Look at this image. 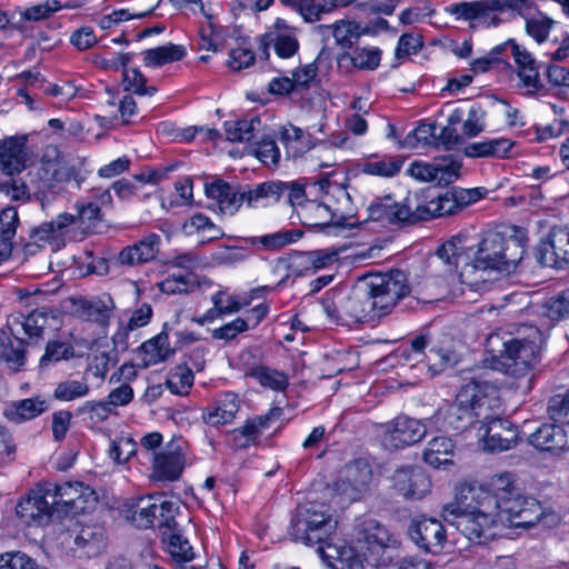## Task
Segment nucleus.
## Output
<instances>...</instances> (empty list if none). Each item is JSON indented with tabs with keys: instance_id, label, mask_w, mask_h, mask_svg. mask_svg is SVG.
I'll return each instance as SVG.
<instances>
[{
	"instance_id": "nucleus-63",
	"label": "nucleus",
	"mask_w": 569,
	"mask_h": 569,
	"mask_svg": "<svg viewBox=\"0 0 569 569\" xmlns=\"http://www.w3.org/2000/svg\"><path fill=\"white\" fill-rule=\"evenodd\" d=\"M485 114L486 112L479 106H471L462 124V132L466 137H476L485 130Z\"/></svg>"
},
{
	"instance_id": "nucleus-31",
	"label": "nucleus",
	"mask_w": 569,
	"mask_h": 569,
	"mask_svg": "<svg viewBox=\"0 0 569 569\" xmlns=\"http://www.w3.org/2000/svg\"><path fill=\"white\" fill-rule=\"evenodd\" d=\"M528 441L537 450H561L567 447V435L559 425L543 423L529 436Z\"/></svg>"
},
{
	"instance_id": "nucleus-34",
	"label": "nucleus",
	"mask_w": 569,
	"mask_h": 569,
	"mask_svg": "<svg viewBox=\"0 0 569 569\" xmlns=\"http://www.w3.org/2000/svg\"><path fill=\"white\" fill-rule=\"evenodd\" d=\"M239 410V398L236 393L227 392L202 413L203 421L209 426L231 422Z\"/></svg>"
},
{
	"instance_id": "nucleus-61",
	"label": "nucleus",
	"mask_w": 569,
	"mask_h": 569,
	"mask_svg": "<svg viewBox=\"0 0 569 569\" xmlns=\"http://www.w3.org/2000/svg\"><path fill=\"white\" fill-rule=\"evenodd\" d=\"M193 383L192 370L186 367H176L170 373L167 386L171 392L186 395Z\"/></svg>"
},
{
	"instance_id": "nucleus-18",
	"label": "nucleus",
	"mask_w": 569,
	"mask_h": 569,
	"mask_svg": "<svg viewBox=\"0 0 569 569\" xmlns=\"http://www.w3.org/2000/svg\"><path fill=\"white\" fill-rule=\"evenodd\" d=\"M393 487L406 498L421 499L431 488V481L425 470L418 466H406L392 475Z\"/></svg>"
},
{
	"instance_id": "nucleus-27",
	"label": "nucleus",
	"mask_w": 569,
	"mask_h": 569,
	"mask_svg": "<svg viewBox=\"0 0 569 569\" xmlns=\"http://www.w3.org/2000/svg\"><path fill=\"white\" fill-rule=\"evenodd\" d=\"M160 236L149 233L132 246L123 248L118 254V261L123 266H138L153 261L160 251Z\"/></svg>"
},
{
	"instance_id": "nucleus-51",
	"label": "nucleus",
	"mask_w": 569,
	"mask_h": 569,
	"mask_svg": "<svg viewBox=\"0 0 569 569\" xmlns=\"http://www.w3.org/2000/svg\"><path fill=\"white\" fill-rule=\"evenodd\" d=\"M426 366L432 375L442 372L457 363V355L453 350L433 346L425 353Z\"/></svg>"
},
{
	"instance_id": "nucleus-17",
	"label": "nucleus",
	"mask_w": 569,
	"mask_h": 569,
	"mask_svg": "<svg viewBox=\"0 0 569 569\" xmlns=\"http://www.w3.org/2000/svg\"><path fill=\"white\" fill-rule=\"evenodd\" d=\"M73 546L71 551L78 558L99 556L106 548V530L99 523L80 526L70 532Z\"/></svg>"
},
{
	"instance_id": "nucleus-11",
	"label": "nucleus",
	"mask_w": 569,
	"mask_h": 569,
	"mask_svg": "<svg viewBox=\"0 0 569 569\" xmlns=\"http://www.w3.org/2000/svg\"><path fill=\"white\" fill-rule=\"evenodd\" d=\"M38 176L43 188L52 189L56 183L74 180L79 187L82 178L78 169L64 156L60 154L57 148H48L41 158V166Z\"/></svg>"
},
{
	"instance_id": "nucleus-43",
	"label": "nucleus",
	"mask_w": 569,
	"mask_h": 569,
	"mask_svg": "<svg viewBox=\"0 0 569 569\" xmlns=\"http://www.w3.org/2000/svg\"><path fill=\"white\" fill-rule=\"evenodd\" d=\"M493 501L496 510L499 505L512 495H518L519 488L516 486L515 477L511 472L495 475L490 480V488L478 485Z\"/></svg>"
},
{
	"instance_id": "nucleus-3",
	"label": "nucleus",
	"mask_w": 569,
	"mask_h": 569,
	"mask_svg": "<svg viewBox=\"0 0 569 569\" xmlns=\"http://www.w3.org/2000/svg\"><path fill=\"white\" fill-rule=\"evenodd\" d=\"M498 407L496 388L486 381L472 380L461 387L452 403L440 408L430 419L437 429L462 432L491 417Z\"/></svg>"
},
{
	"instance_id": "nucleus-35",
	"label": "nucleus",
	"mask_w": 569,
	"mask_h": 569,
	"mask_svg": "<svg viewBox=\"0 0 569 569\" xmlns=\"http://www.w3.org/2000/svg\"><path fill=\"white\" fill-rule=\"evenodd\" d=\"M47 409V400L34 397L9 403L3 410V416L13 423H21L40 416Z\"/></svg>"
},
{
	"instance_id": "nucleus-20",
	"label": "nucleus",
	"mask_w": 569,
	"mask_h": 569,
	"mask_svg": "<svg viewBox=\"0 0 569 569\" xmlns=\"http://www.w3.org/2000/svg\"><path fill=\"white\" fill-rule=\"evenodd\" d=\"M186 458L180 446L172 441L153 458L151 479L154 481H176L182 473Z\"/></svg>"
},
{
	"instance_id": "nucleus-49",
	"label": "nucleus",
	"mask_w": 569,
	"mask_h": 569,
	"mask_svg": "<svg viewBox=\"0 0 569 569\" xmlns=\"http://www.w3.org/2000/svg\"><path fill=\"white\" fill-rule=\"evenodd\" d=\"M261 121L258 117L224 122L227 140L231 142H247L253 137V132Z\"/></svg>"
},
{
	"instance_id": "nucleus-29",
	"label": "nucleus",
	"mask_w": 569,
	"mask_h": 569,
	"mask_svg": "<svg viewBox=\"0 0 569 569\" xmlns=\"http://www.w3.org/2000/svg\"><path fill=\"white\" fill-rule=\"evenodd\" d=\"M206 193L217 201L222 213L233 214L243 202L247 203V191L239 192L221 180L206 186Z\"/></svg>"
},
{
	"instance_id": "nucleus-5",
	"label": "nucleus",
	"mask_w": 569,
	"mask_h": 569,
	"mask_svg": "<svg viewBox=\"0 0 569 569\" xmlns=\"http://www.w3.org/2000/svg\"><path fill=\"white\" fill-rule=\"evenodd\" d=\"M499 340L498 335H491L488 339L490 351L496 352L492 356L495 369L515 378L526 377L538 356L536 342L512 338L501 343L502 349L496 350Z\"/></svg>"
},
{
	"instance_id": "nucleus-46",
	"label": "nucleus",
	"mask_w": 569,
	"mask_h": 569,
	"mask_svg": "<svg viewBox=\"0 0 569 569\" xmlns=\"http://www.w3.org/2000/svg\"><path fill=\"white\" fill-rule=\"evenodd\" d=\"M436 182L449 184L460 177L461 161L455 154H446L433 158Z\"/></svg>"
},
{
	"instance_id": "nucleus-53",
	"label": "nucleus",
	"mask_w": 569,
	"mask_h": 569,
	"mask_svg": "<svg viewBox=\"0 0 569 569\" xmlns=\"http://www.w3.org/2000/svg\"><path fill=\"white\" fill-rule=\"evenodd\" d=\"M249 376L254 378L262 387L272 390L283 391L289 386L288 377L284 373L268 367L252 368Z\"/></svg>"
},
{
	"instance_id": "nucleus-32",
	"label": "nucleus",
	"mask_w": 569,
	"mask_h": 569,
	"mask_svg": "<svg viewBox=\"0 0 569 569\" xmlns=\"http://www.w3.org/2000/svg\"><path fill=\"white\" fill-rule=\"evenodd\" d=\"M274 48V51L278 57L282 59H288L293 57L298 49L299 42L292 31L283 34H278L276 32H266L259 39L258 50L262 58H269V48Z\"/></svg>"
},
{
	"instance_id": "nucleus-25",
	"label": "nucleus",
	"mask_w": 569,
	"mask_h": 569,
	"mask_svg": "<svg viewBox=\"0 0 569 569\" xmlns=\"http://www.w3.org/2000/svg\"><path fill=\"white\" fill-rule=\"evenodd\" d=\"M56 323L57 311L42 307L34 309L28 316L13 317L9 321V328L14 333L18 331L17 327H20L30 339L39 340L44 330Z\"/></svg>"
},
{
	"instance_id": "nucleus-9",
	"label": "nucleus",
	"mask_w": 569,
	"mask_h": 569,
	"mask_svg": "<svg viewBox=\"0 0 569 569\" xmlns=\"http://www.w3.org/2000/svg\"><path fill=\"white\" fill-rule=\"evenodd\" d=\"M368 220L379 222L382 227H405L418 222L416 194L408 196L403 201H397L387 194L373 200L367 208Z\"/></svg>"
},
{
	"instance_id": "nucleus-54",
	"label": "nucleus",
	"mask_w": 569,
	"mask_h": 569,
	"mask_svg": "<svg viewBox=\"0 0 569 569\" xmlns=\"http://www.w3.org/2000/svg\"><path fill=\"white\" fill-rule=\"evenodd\" d=\"M74 356V348L71 343L60 340H49L46 351L39 360L40 368H47L53 362L69 360Z\"/></svg>"
},
{
	"instance_id": "nucleus-52",
	"label": "nucleus",
	"mask_w": 569,
	"mask_h": 569,
	"mask_svg": "<svg viewBox=\"0 0 569 569\" xmlns=\"http://www.w3.org/2000/svg\"><path fill=\"white\" fill-rule=\"evenodd\" d=\"M328 28L332 29V36L336 39L337 44L348 49H351L359 37L363 33L360 26L353 21H336Z\"/></svg>"
},
{
	"instance_id": "nucleus-41",
	"label": "nucleus",
	"mask_w": 569,
	"mask_h": 569,
	"mask_svg": "<svg viewBox=\"0 0 569 569\" xmlns=\"http://www.w3.org/2000/svg\"><path fill=\"white\" fill-rule=\"evenodd\" d=\"M282 410L280 408H273L266 416L257 417L256 419L248 421L243 427L233 431L234 446L238 448H247L251 442L256 440L260 430L266 428L268 421L278 419Z\"/></svg>"
},
{
	"instance_id": "nucleus-26",
	"label": "nucleus",
	"mask_w": 569,
	"mask_h": 569,
	"mask_svg": "<svg viewBox=\"0 0 569 569\" xmlns=\"http://www.w3.org/2000/svg\"><path fill=\"white\" fill-rule=\"evenodd\" d=\"M76 222V216L60 213L51 221L42 222L30 230L29 239H36L41 243L49 244L52 251H57L63 244V234L67 228Z\"/></svg>"
},
{
	"instance_id": "nucleus-12",
	"label": "nucleus",
	"mask_w": 569,
	"mask_h": 569,
	"mask_svg": "<svg viewBox=\"0 0 569 569\" xmlns=\"http://www.w3.org/2000/svg\"><path fill=\"white\" fill-rule=\"evenodd\" d=\"M535 254L542 267L559 268L561 263H569V228H552L547 239L536 247Z\"/></svg>"
},
{
	"instance_id": "nucleus-64",
	"label": "nucleus",
	"mask_w": 569,
	"mask_h": 569,
	"mask_svg": "<svg viewBox=\"0 0 569 569\" xmlns=\"http://www.w3.org/2000/svg\"><path fill=\"white\" fill-rule=\"evenodd\" d=\"M33 559L22 552H7L0 555V569H36Z\"/></svg>"
},
{
	"instance_id": "nucleus-38",
	"label": "nucleus",
	"mask_w": 569,
	"mask_h": 569,
	"mask_svg": "<svg viewBox=\"0 0 569 569\" xmlns=\"http://www.w3.org/2000/svg\"><path fill=\"white\" fill-rule=\"evenodd\" d=\"M381 50L377 47H356L352 52L338 57L339 66H352L361 70H375L380 64Z\"/></svg>"
},
{
	"instance_id": "nucleus-44",
	"label": "nucleus",
	"mask_w": 569,
	"mask_h": 569,
	"mask_svg": "<svg viewBox=\"0 0 569 569\" xmlns=\"http://www.w3.org/2000/svg\"><path fill=\"white\" fill-rule=\"evenodd\" d=\"M186 56V48L180 44L168 43L143 52V61L148 67H160L180 61Z\"/></svg>"
},
{
	"instance_id": "nucleus-57",
	"label": "nucleus",
	"mask_w": 569,
	"mask_h": 569,
	"mask_svg": "<svg viewBox=\"0 0 569 569\" xmlns=\"http://www.w3.org/2000/svg\"><path fill=\"white\" fill-rule=\"evenodd\" d=\"M530 497H525L518 491V495H512L503 502L499 505V509L497 510V518L501 522H506L511 527V520L518 519V516L521 513L522 509L527 507V501Z\"/></svg>"
},
{
	"instance_id": "nucleus-13",
	"label": "nucleus",
	"mask_w": 569,
	"mask_h": 569,
	"mask_svg": "<svg viewBox=\"0 0 569 569\" xmlns=\"http://www.w3.org/2000/svg\"><path fill=\"white\" fill-rule=\"evenodd\" d=\"M481 428L483 448L490 452H501L515 447L519 440V432L509 420L497 416L495 408L491 409V417L482 420Z\"/></svg>"
},
{
	"instance_id": "nucleus-55",
	"label": "nucleus",
	"mask_w": 569,
	"mask_h": 569,
	"mask_svg": "<svg viewBox=\"0 0 569 569\" xmlns=\"http://www.w3.org/2000/svg\"><path fill=\"white\" fill-rule=\"evenodd\" d=\"M402 163L403 161L397 158H375L362 164V171L372 176L393 177L400 171Z\"/></svg>"
},
{
	"instance_id": "nucleus-28",
	"label": "nucleus",
	"mask_w": 569,
	"mask_h": 569,
	"mask_svg": "<svg viewBox=\"0 0 569 569\" xmlns=\"http://www.w3.org/2000/svg\"><path fill=\"white\" fill-rule=\"evenodd\" d=\"M508 43H510L512 57L518 68L517 73L522 86L526 87L530 93L537 92L541 88V84L536 60L527 49L520 47L513 40H508Z\"/></svg>"
},
{
	"instance_id": "nucleus-24",
	"label": "nucleus",
	"mask_w": 569,
	"mask_h": 569,
	"mask_svg": "<svg viewBox=\"0 0 569 569\" xmlns=\"http://www.w3.org/2000/svg\"><path fill=\"white\" fill-rule=\"evenodd\" d=\"M26 137H11L0 144V173L19 174L26 168L28 148Z\"/></svg>"
},
{
	"instance_id": "nucleus-56",
	"label": "nucleus",
	"mask_w": 569,
	"mask_h": 569,
	"mask_svg": "<svg viewBox=\"0 0 569 569\" xmlns=\"http://www.w3.org/2000/svg\"><path fill=\"white\" fill-rule=\"evenodd\" d=\"M543 316L551 321L569 319V288L550 298L543 305Z\"/></svg>"
},
{
	"instance_id": "nucleus-10",
	"label": "nucleus",
	"mask_w": 569,
	"mask_h": 569,
	"mask_svg": "<svg viewBox=\"0 0 569 569\" xmlns=\"http://www.w3.org/2000/svg\"><path fill=\"white\" fill-rule=\"evenodd\" d=\"M395 542L388 529L371 519L363 522L358 533L357 549L370 566L378 567L387 563L389 557H385V553Z\"/></svg>"
},
{
	"instance_id": "nucleus-14",
	"label": "nucleus",
	"mask_w": 569,
	"mask_h": 569,
	"mask_svg": "<svg viewBox=\"0 0 569 569\" xmlns=\"http://www.w3.org/2000/svg\"><path fill=\"white\" fill-rule=\"evenodd\" d=\"M427 433L426 426L417 419L398 416L385 426V447L400 449L419 442Z\"/></svg>"
},
{
	"instance_id": "nucleus-48",
	"label": "nucleus",
	"mask_w": 569,
	"mask_h": 569,
	"mask_svg": "<svg viewBox=\"0 0 569 569\" xmlns=\"http://www.w3.org/2000/svg\"><path fill=\"white\" fill-rule=\"evenodd\" d=\"M287 190V182L267 181L256 186L247 191V204L254 207L260 200L269 199L274 202L279 201Z\"/></svg>"
},
{
	"instance_id": "nucleus-8",
	"label": "nucleus",
	"mask_w": 569,
	"mask_h": 569,
	"mask_svg": "<svg viewBox=\"0 0 569 569\" xmlns=\"http://www.w3.org/2000/svg\"><path fill=\"white\" fill-rule=\"evenodd\" d=\"M373 305L380 317L389 315L397 303L410 293L407 274L401 270H391L373 276L369 282Z\"/></svg>"
},
{
	"instance_id": "nucleus-21",
	"label": "nucleus",
	"mask_w": 569,
	"mask_h": 569,
	"mask_svg": "<svg viewBox=\"0 0 569 569\" xmlns=\"http://www.w3.org/2000/svg\"><path fill=\"white\" fill-rule=\"evenodd\" d=\"M53 511L47 489L31 491L16 507L17 516L27 525H43L48 522Z\"/></svg>"
},
{
	"instance_id": "nucleus-39",
	"label": "nucleus",
	"mask_w": 569,
	"mask_h": 569,
	"mask_svg": "<svg viewBox=\"0 0 569 569\" xmlns=\"http://www.w3.org/2000/svg\"><path fill=\"white\" fill-rule=\"evenodd\" d=\"M513 147V142L506 138L490 139L470 143L465 148L469 158H506Z\"/></svg>"
},
{
	"instance_id": "nucleus-62",
	"label": "nucleus",
	"mask_w": 569,
	"mask_h": 569,
	"mask_svg": "<svg viewBox=\"0 0 569 569\" xmlns=\"http://www.w3.org/2000/svg\"><path fill=\"white\" fill-rule=\"evenodd\" d=\"M548 415L555 422L569 425V390L565 395H555L550 398Z\"/></svg>"
},
{
	"instance_id": "nucleus-1",
	"label": "nucleus",
	"mask_w": 569,
	"mask_h": 569,
	"mask_svg": "<svg viewBox=\"0 0 569 569\" xmlns=\"http://www.w3.org/2000/svg\"><path fill=\"white\" fill-rule=\"evenodd\" d=\"M467 237L458 234L442 243L429 259V267H442L441 276L459 273L462 283L473 290L486 289L490 274L515 271L525 254L523 244L515 237L490 231L476 250L466 244Z\"/></svg>"
},
{
	"instance_id": "nucleus-6",
	"label": "nucleus",
	"mask_w": 569,
	"mask_h": 569,
	"mask_svg": "<svg viewBox=\"0 0 569 569\" xmlns=\"http://www.w3.org/2000/svg\"><path fill=\"white\" fill-rule=\"evenodd\" d=\"M447 10L458 19L498 26L501 19L496 16L497 12L510 11L527 17L536 11V4L532 0H479L455 3Z\"/></svg>"
},
{
	"instance_id": "nucleus-40",
	"label": "nucleus",
	"mask_w": 569,
	"mask_h": 569,
	"mask_svg": "<svg viewBox=\"0 0 569 569\" xmlns=\"http://www.w3.org/2000/svg\"><path fill=\"white\" fill-rule=\"evenodd\" d=\"M455 456V445L447 437H435L428 442L423 451L425 461L433 468L452 465Z\"/></svg>"
},
{
	"instance_id": "nucleus-16",
	"label": "nucleus",
	"mask_w": 569,
	"mask_h": 569,
	"mask_svg": "<svg viewBox=\"0 0 569 569\" xmlns=\"http://www.w3.org/2000/svg\"><path fill=\"white\" fill-rule=\"evenodd\" d=\"M409 535L419 548L432 553L442 550L447 541L446 529L442 522L436 518L421 517L413 520L409 528Z\"/></svg>"
},
{
	"instance_id": "nucleus-15",
	"label": "nucleus",
	"mask_w": 569,
	"mask_h": 569,
	"mask_svg": "<svg viewBox=\"0 0 569 569\" xmlns=\"http://www.w3.org/2000/svg\"><path fill=\"white\" fill-rule=\"evenodd\" d=\"M371 477L369 463L363 459H357L345 467L340 479L335 483V491L349 501H355L368 490Z\"/></svg>"
},
{
	"instance_id": "nucleus-7",
	"label": "nucleus",
	"mask_w": 569,
	"mask_h": 569,
	"mask_svg": "<svg viewBox=\"0 0 569 569\" xmlns=\"http://www.w3.org/2000/svg\"><path fill=\"white\" fill-rule=\"evenodd\" d=\"M322 308L327 317L337 325L348 326L351 322H369L381 318L369 288L355 289L338 302L325 299Z\"/></svg>"
},
{
	"instance_id": "nucleus-2",
	"label": "nucleus",
	"mask_w": 569,
	"mask_h": 569,
	"mask_svg": "<svg viewBox=\"0 0 569 569\" xmlns=\"http://www.w3.org/2000/svg\"><path fill=\"white\" fill-rule=\"evenodd\" d=\"M495 503L478 483L462 482L456 487L455 500L442 508V517L469 541L483 545L496 535Z\"/></svg>"
},
{
	"instance_id": "nucleus-19",
	"label": "nucleus",
	"mask_w": 569,
	"mask_h": 569,
	"mask_svg": "<svg viewBox=\"0 0 569 569\" xmlns=\"http://www.w3.org/2000/svg\"><path fill=\"white\" fill-rule=\"evenodd\" d=\"M73 313L86 321H93L102 327L110 323L111 316L116 308L114 301L108 293L87 299L77 297L70 299Z\"/></svg>"
},
{
	"instance_id": "nucleus-42",
	"label": "nucleus",
	"mask_w": 569,
	"mask_h": 569,
	"mask_svg": "<svg viewBox=\"0 0 569 569\" xmlns=\"http://www.w3.org/2000/svg\"><path fill=\"white\" fill-rule=\"evenodd\" d=\"M154 496L141 497L126 511V518L139 529H148L154 525L158 517Z\"/></svg>"
},
{
	"instance_id": "nucleus-58",
	"label": "nucleus",
	"mask_w": 569,
	"mask_h": 569,
	"mask_svg": "<svg viewBox=\"0 0 569 569\" xmlns=\"http://www.w3.org/2000/svg\"><path fill=\"white\" fill-rule=\"evenodd\" d=\"M90 391L89 385L86 379L82 380H66L54 389L53 396L61 401H72L78 398L86 397Z\"/></svg>"
},
{
	"instance_id": "nucleus-59",
	"label": "nucleus",
	"mask_w": 569,
	"mask_h": 569,
	"mask_svg": "<svg viewBox=\"0 0 569 569\" xmlns=\"http://www.w3.org/2000/svg\"><path fill=\"white\" fill-rule=\"evenodd\" d=\"M436 123H421L415 130L409 132L406 138L400 142L403 148L416 149L419 146H427L431 139L436 137Z\"/></svg>"
},
{
	"instance_id": "nucleus-30",
	"label": "nucleus",
	"mask_w": 569,
	"mask_h": 569,
	"mask_svg": "<svg viewBox=\"0 0 569 569\" xmlns=\"http://www.w3.org/2000/svg\"><path fill=\"white\" fill-rule=\"evenodd\" d=\"M559 521L560 517L556 512L543 510L539 501L531 497L527 501V507L518 516V519L511 520V527L530 528L539 525L542 528H552Z\"/></svg>"
},
{
	"instance_id": "nucleus-60",
	"label": "nucleus",
	"mask_w": 569,
	"mask_h": 569,
	"mask_svg": "<svg viewBox=\"0 0 569 569\" xmlns=\"http://www.w3.org/2000/svg\"><path fill=\"white\" fill-rule=\"evenodd\" d=\"M179 505L177 502L162 500L159 503L157 502V519L158 527L162 531H173L177 529L176 516L179 512Z\"/></svg>"
},
{
	"instance_id": "nucleus-23",
	"label": "nucleus",
	"mask_w": 569,
	"mask_h": 569,
	"mask_svg": "<svg viewBox=\"0 0 569 569\" xmlns=\"http://www.w3.org/2000/svg\"><path fill=\"white\" fill-rule=\"evenodd\" d=\"M47 496L50 498L54 511L78 512L84 509V486L82 482H64L62 485H49Z\"/></svg>"
},
{
	"instance_id": "nucleus-22",
	"label": "nucleus",
	"mask_w": 569,
	"mask_h": 569,
	"mask_svg": "<svg viewBox=\"0 0 569 569\" xmlns=\"http://www.w3.org/2000/svg\"><path fill=\"white\" fill-rule=\"evenodd\" d=\"M302 224L309 227H343L345 217L337 208L316 200H307L297 210Z\"/></svg>"
},
{
	"instance_id": "nucleus-36",
	"label": "nucleus",
	"mask_w": 569,
	"mask_h": 569,
	"mask_svg": "<svg viewBox=\"0 0 569 569\" xmlns=\"http://www.w3.org/2000/svg\"><path fill=\"white\" fill-rule=\"evenodd\" d=\"M416 210L418 221L451 216L458 211L451 191H446L425 204L419 203L418 194H416Z\"/></svg>"
},
{
	"instance_id": "nucleus-4",
	"label": "nucleus",
	"mask_w": 569,
	"mask_h": 569,
	"mask_svg": "<svg viewBox=\"0 0 569 569\" xmlns=\"http://www.w3.org/2000/svg\"><path fill=\"white\" fill-rule=\"evenodd\" d=\"M336 528L337 520L333 519L329 506L321 502H307L297 508L292 519L291 536L295 541L306 546L318 543V547H326Z\"/></svg>"
},
{
	"instance_id": "nucleus-33",
	"label": "nucleus",
	"mask_w": 569,
	"mask_h": 569,
	"mask_svg": "<svg viewBox=\"0 0 569 569\" xmlns=\"http://www.w3.org/2000/svg\"><path fill=\"white\" fill-rule=\"evenodd\" d=\"M318 553L332 569H363L361 557L351 547H337L332 543L319 546Z\"/></svg>"
},
{
	"instance_id": "nucleus-47",
	"label": "nucleus",
	"mask_w": 569,
	"mask_h": 569,
	"mask_svg": "<svg viewBox=\"0 0 569 569\" xmlns=\"http://www.w3.org/2000/svg\"><path fill=\"white\" fill-rule=\"evenodd\" d=\"M302 237V231L300 230H279L273 233L252 237L249 242L251 244H261L264 249L276 251L280 250L283 247L295 243Z\"/></svg>"
},
{
	"instance_id": "nucleus-50",
	"label": "nucleus",
	"mask_w": 569,
	"mask_h": 569,
	"mask_svg": "<svg viewBox=\"0 0 569 569\" xmlns=\"http://www.w3.org/2000/svg\"><path fill=\"white\" fill-rule=\"evenodd\" d=\"M133 398V390L128 383H122L118 388L113 389L108 399L99 402H88L86 407L89 410L102 409L103 417H108L111 410L118 406L128 405Z\"/></svg>"
},
{
	"instance_id": "nucleus-37",
	"label": "nucleus",
	"mask_w": 569,
	"mask_h": 569,
	"mask_svg": "<svg viewBox=\"0 0 569 569\" xmlns=\"http://www.w3.org/2000/svg\"><path fill=\"white\" fill-rule=\"evenodd\" d=\"M166 328L167 325L160 333L142 343L140 349L144 355L142 359L144 368L160 363L176 352V348L169 346V335Z\"/></svg>"
},
{
	"instance_id": "nucleus-45",
	"label": "nucleus",
	"mask_w": 569,
	"mask_h": 569,
	"mask_svg": "<svg viewBox=\"0 0 569 569\" xmlns=\"http://www.w3.org/2000/svg\"><path fill=\"white\" fill-rule=\"evenodd\" d=\"M162 540L167 545V551L170 553L173 561L177 563H184L193 560V549L182 535L177 529L173 531H162Z\"/></svg>"
}]
</instances>
